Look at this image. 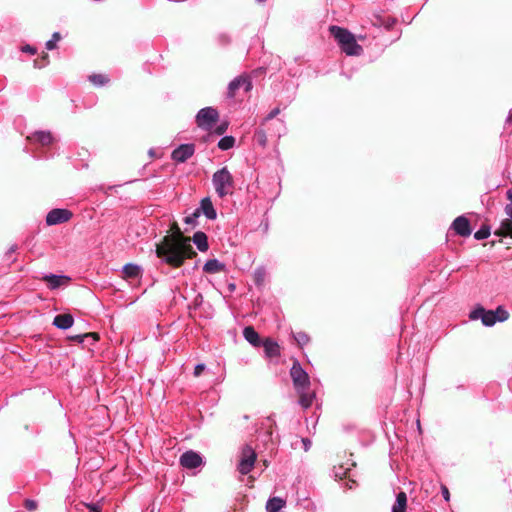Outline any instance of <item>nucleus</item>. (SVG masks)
<instances>
[{"label":"nucleus","mask_w":512,"mask_h":512,"mask_svg":"<svg viewBox=\"0 0 512 512\" xmlns=\"http://www.w3.org/2000/svg\"><path fill=\"white\" fill-rule=\"evenodd\" d=\"M61 40V35L59 32H54L50 40H48L45 44L47 50H53L57 47V42Z\"/></svg>","instance_id":"nucleus-32"},{"label":"nucleus","mask_w":512,"mask_h":512,"mask_svg":"<svg viewBox=\"0 0 512 512\" xmlns=\"http://www.w3.org/2000/svg\"><path fill=\"white\" fill-rule=\"evenodd\" d=\"M28 140L34 144L46 147L53 143L54 138L49 131H35L28 137Z\"/></svg>","instance_id":"nucleus-15"},{"label":"nucleus","mask_w":512,"mask_h":512,"mask_svg":"<svg viewBox=\"0 0 512 512\" xmlns=\"http://www.w3.org/2000/svg\"><path fill=\"white\" fill-rule=\"evenodd\" d=\"M407 495L401 491L396 495V501L392 506V512H406Z\"/></svg>","instance_id":"nucleus-25"},{"label":"nucleus","mask_w":512,"mask_h":512,"mask_svg":"<svg viewBox=\"0 0 512 512\" xmlns=\"http://www.w3.org/2000/svg\"><path fill=\"white\" fill-rule=\"evenodd\" d=\"M339 470H342V467L339 468ZM347 473V469L343 471L336 472V476H345Z\"/></svg>","instance_id":"nucleus-45"},{"label":"nucleus","mask_w":512,"mask_h":512,"mask_svg":"<svg viewBox=\"0 0 512 512\" xmlns=\"http://www.w3.org/2000/svg\"><path fill=\"white\" fill-rule=\"evenodd\" d=\"M299 395V404L304 408L307 409L312 406L313 401L316 397V394L314 391H311L309 389H303L302 392H297Z\"/></svg>","instance_id":"nucleus-22"},{"label":"nucleus","mask_w":512,"mask_h":512,"mask_svg":"<svg viewBox=\"0 0 512 512\" xmlns=\"http://www.w3.org/2000/svg\"><path fill=\"white\" fill-rule=\"evenodd\" d=\"M217 39H218L219 43L222 45L228 44L230 42V37L225 33L219 34Z\"/></svg>","instance_id":"nucleus-37"},{"label":"nucleus","mask_w":512,"mask_h":512,"mask_svg":"<svg viewBox=\"0 0 512 512\" xmlns=\"http://www.w3.org/2000/svg\"><path fill=\"white\" fill-rule=\"evenodd\" d=\"M197 209H200V214L203 213L209 220H214L217 217L216 210L209 197L203 198L200 202V206Z\"/></svg>","instance_id":"nucleus-17"},{"label":"nucleus","mask_w":512,"mask_h":512,"mask_svg":"<svg viewBox=\"0 0 512 512\" xmlns=\"http://www.w3.org/2000/svg\"><path fill=\"white\" fill-rule=\"evenodd\" d=\"M88 79L96 87H103L110 82V78L105 74H92Z\"/></svg>","instance_id":"nucleus-28"},{"label":"nucleus","mask_w":512,"mask_h":512,"mask_svg":"<svg viewBox=\"0 0 512 512\" xmlns=\"http://www.w3.org/2000/svg\"><path fill=\"white\" fill-rule=\"evenodd\" d=\"M506 123L507 124H512V108L510 109V111L508 113V116L506 118Z\"/></svg>","instance_id":"nucleus-44"},{"label":"nucleus","mask_w":512,"mask_h":512,"mask_svg":"<svg viewBox=\"0 0 512 512\" xmlns=\"http://www.w3.org/2000/svg\"><path fill=\"white\" fill-rule=\"evenodd\" d=\"M212 184L216 194L220 198H224L233 193L234 180L227 167H222L213 174Z\"/></svg>","instance_id":"nucleus-4"},{"label":"nucleus","mask_w":512,"mask_h":512,"mask_svg":"<svg viewBox=\"0 0 512 512\" xmlns=\"http://www.w3.org/2000/svg\"><path fill=\"white\" fill-rule=\"evenodd\" d=\"M330 34L337 41L340 49L348 56H360L363 48L356 41L354 34L348 29L336 25L329 27Z\"/></svg>","instance_id":"nucleus-2"},{"label":"nucleus","mask_w":512,"mask_h":512,"mask_svg":"<svg viewBox=\"0 0 512 512\" xmlns=\"http://www.w3.org/2000/svg\"><path fill=\"white\" fill-rule=\"evenodd\" d=\"M254 277H255V283L257 285H260L263 282L264 277H265V269L263 267H258L257 269H255Z\"/></svg>","instance_id":"nucleus-36"},{"label":"nucleus","mask_w":512,"mask_h":512,"mask_svg":"<svg viewBox=\"0 0 512 512\" xmlns=\"http://www.w3.org/2000/svg\"><path fill=\"white\" fill-rule=\"evenodd\" d=\"M37 507V503L34 500L27 499L25 500V508L28 510H34Z\"/></svg>","instance_id":"nucleus-38"},{"label":"nucleus","mask_w":512,"mask_h":512,"mask_svg":"<svg viewBox=\"0 0 512 512\" xmlns=\"http://www.w3.org/2000/svg\"><path fill=\"white\" fill-rule=\"evenodd\" d=\"M302 443H303L304 450L308 451L311 447V441L308 438H303Z\"/></svg>","instance_id":"nucleus-42"},{"label":"nucleus","mask_w":512,"mask_h":512,"mask_svg":"<svg viewBox=\"0 0 512 512\" xmlns=\"http://www.w3.org/2000/svg\"><path fill=\"white\" fill-rule=\"evenodd\" d=\"M286 505V501L281 497H271L266 503L267 512H279Z\"/></svg>","instance_id":"nucleus-24"},{"label":"nucleus","mask_w":512,"mask_h":512,"mask_svg":"<svg viewBox=\"0 0 512 512\" xmlns=\"http://www.w3.org/2000/svg\"><path fill=\"white\" fill-rule=\"evenodd\" d=\"M205 369V365L200 363L197 364L194 368V376L198 377L202 373V371Z\"/></svg>","instance_id":"nucleus-40"},{"label":"nucleus","mask_w":512,"mask_h":512,"mask_svg":"<svg viewBox=\"0 0 512 512\" xmlns=\"http://www.w3.org/2000/svg\"><path fill=\"white\" fill-rule=\"evenodd\" d=\"M265 126H260L255 130L254 139L259 146L265 148L267 145V130L264 128Z\"/></svg>","instance_id":"nucleus-27"},{"label":"nucleus","mask_w":512,"mask_h":512,"mask_svg":"<svg viewBox=\"0 0 512 512\" xmlns=\"http://www.w3.org/2000/svg\"><path fill=\"white\" fill-rule=\"evenodd\" d=\"M257 455L250 445H245L241 451V458L238 463V471L242 475H247L254 467Z\"/></svg>","instance_id":"nucleus-8"},{"label":"nucleus","mask_w":512,"mask_h":512,"mask_svg":"<svg viewBox=\"0 0 512 512\" xmlns=\"http://www.w3.org/2000/svg\"><path fill=\"white\" fill-rule=\"evenodd\" d=\"M225 270V264L220 262L218 259H210L206 261L203 266V271L208 274H215L223 272Z\"/></svg>","instance_id":"nucleus-23"},{"label":"nucleus","mask_w":512,"mask_h":512,"mask_svg":"<svg viewBox=\"0 0 512 512\" xmlns=\"http://www.w3.org/2000/svg\"><path fill=\"white\" fill-rule=\"evenodd\" d=\"M156 255L164 263L178 268L183 265L186 258L196 255L190 244V239L184 237L179 228L175 235H167L156 246Z\"/></svg>","instance_id":"nucleus-1"},{"label":"nucleus","mask_w":512,"mask_h":512,"mask_svg":"<svg viewBox=\"0 0 512 512\" xmlns=\"http://www.w3.org/2000/svg\"><path fill=\"white\" fill-rule=\"evenodd\" d=\"M281 112L279 107H275L272 109L262 120L261 125L266 126L271 120H273L276 116H278Z\"/></svg>","instance_id":"nucleus-33"},{"label":"nucleus","mask_w":512,"mask_h":512,"mask_svg":"<svg viewBox=\"0 0 512 512\" xmlns=\"http://www.w3.org/2000/svg\"><path fill=\"white\" fill-rule=\"evenodd\" d=\"M441 493H442V496L445 499V501L448 502L450 500V493L446 486H444V485L441 486Z\"/></svg>","instance_id":"nucleus-41"},{"label":"nucleus","mask_w":512,"mask_h":512,"mask_svg":"<svg viewBox=\"0 0 512 512\" xmlns=\"http://www.w3.org/2000/svg\"><path fill=\"white\" fill-rule=\"evenodd\" d=\"M85 338H92L93 341H97L98 340V336L95 333H87V334H84V335H75V336H71L70 337V339L78 341L79 343H82Z\"/></svg>","instance_id":"nucleus-35"},{"label":"nucleus","mask_w":512,"mask_h":512,"mask_svg":"<svg viewBox=\"0 0 512 512\" xmlns=\"http://www.w3.org/2000/svg\"><path fill=\"white\" fill-rule=\"evenodd\" d=\"M179 462L180 465L186 469H195L204 463L202 456L193 450L184 452L180 456Z\"/></svg>","instance_id":"nucleus-11"},{"label":"nucleus","mask_w":512,"mask_h":512,"mask_svg":"<svg viewBox=\"0 0 512 512\" xmlns=\"http://www.w3.org/2000/svg\"><path fill=\"white\" fill-rule=\"evenodd\" d=\"M262 346L264 348L265 357L273 359L280 356V346L276 341L266 338Z\"/></svg>","instance_id":"nucleus-16"},{"label":"nucleus","mask_w":512,"mask_h":512,"mask_svg":"<svg viewBox=\"0 0 512 512\" xmlns=\"http://www.w3.org/2000/svg\"><path fill=\"white\" fill-rule=\"evenodd\" d=\"M74 318L71 314H58L54 317L53 325L58 329L67 330L72 327Z\"/></svg>","instance_id":"nucleus-19"},{"label":"nucleus","mask_w":512,"mask_h":512,"mask_svg":"<svg viewBox=\"0 0 512 512\" xmlns=\"http://www.w3.org/2000/svg\"><path fill=\"white\" fill-rule=\"evenodd\" d=\"M235 145V138L233 136H224L218 142V148L222 151L229 150Z\"/></svg>","instance_id":"nucleus-29"},{"label":"nucleus","mask_w":512,"mask_h":512,"mask_svg":"<svg viewBox=\"0 0 512 512\" xmlns=\"http://www.w3.org/2000/svg\"><path fill=\"white\" fill-rule=\"evenodd\" d=\"M225 130H226V127H225V126H219V127L217 128V133H218V134H223V133L225 132Z\"/></svg>","instance_id":"nucleus-46"},{"label":"nucleus","mask_w":512,"mask_h":512,"mask_svg":"<svg viewBox=\"0 0 512 512\" xmlns=\"http://www.w3.org/2000/svg\"><path fill=\"white\" fill-rule=\"evenodd\" d=\"M243 337L248 343H250L254 347H259L263 343V341H261L260 339L258 332L252 326H247L243 329Z\"/></svg>","instance_id":"nucleus-20"},{"label":"nucleus","mask_w":512,"mask_h":512,"mask_svg":"<svg viewBox=\"0 0 512 512\" xmlns=\"http://www.w3.org/2000/svg\"><path fill=\"white\" fill-rule=\"evenodd\" d=\"M290 376L296 392H302L303 389H309L311 382L308 373L302 368L299 361L295 360L291 369Z\"/></svg>","instance_id":"nucleus-6"},{"label":"nucleus","mask_w":512,"mask_h":512,"mask_svg":"<svg viewBox=\"0 0 512 512\" xmlns=\"http://www.w3.org/2000/svg\"><path fill=\"white\" fill-rule=\"evenodd\" d=\"M21 50H22L23 52L29 53V54H31V55H34V54H36V52H37L36 48H35V47H33V46H30V45H25V46H23V47L21 48Z\"/></svg>","instance_id":"nucleus-39"},{"label":"nucleus","mask_w":512,"mask_h":512,"mask_svg":"<svg viewBox=\"0 0 512 512\" xmlns=\"http://www.w3.org/2000/svg\"><path fill=\"white\" fill-rule=\"evenodd\" d=\"M471 320L480 319L482 324L486 327H492L497 322H504L509 318V313L502 306H498L496 310H486L478 305L469 314Z\"/></svg>","instance_id":"nucleus-3"},{"label":"nucleus","mask_w":512,"mask_h":512,"mask_svg":"<svg viewBox=\"0 0 512 512\" xmlns=\"http://www.w3.org/2000/svg\"><path fill=\"white\" fill-rule=\"evenodd\" d=\"M35 67L41 68L42 66H38L37 61H34Z\"/></svg>","instance_id":"nucleus-48"},{"label":"nucleus","mask_w":512,"mask_h":512,"mask_svg":"<svg viewBox=\"0 0 512 512\" xmlns=\"http://www.w3.org/2000/svg\"><path fill=\"white\" fill-rule=\"evenodd\" d=\"M455 233L462 237H468L471 234L470 222L465 216H458L452 223Z\"/></svg>","instance_id":"nucleus-13"},{"label":"nucleus","mask_w":512,"mask_h":512,"mask_svg":"<svg viewBox=\"0 0 512 512\" xmlns=\"http://www.w3.org/2000/svg\"><path fill=\"white\" fill-rule=\"evenodd\" d=\"M218 120L217 109L210 106L200 109L195 116L196 125L204 131L211 130Z\"/></svg>","instance_id":"nucleus-5"},{"label":"nucleus","mask_w":512,"mask_h":512,"mask_svg":"<svg viewBox=\"0 0 512 512\" xmlns=\"http://www.w3.org/2000/svg\"><path fill=\"white\" fill-rule=\"evenodd\" d=\"M72 216L73 213L68 209L55 208L47 213L46 224L48 226L62 224L68 222Z\"/></svg>","instance_id":"nucleus-9"},{"label":"nucleus","mask_w":512,"mask_h":512,"mask_svg":"<svg viewBox=\"0 0 512 512\" xmlns=\"http://www.w3.org/2000/svg\"><path fill=\"white\" fill-rule=\"evenodd\" d=\"M507 198L510 201L505 207V212L508 216L507 219L501 222V225L496 234L504 237H512V191H507Z\"/></svg>","instance_id":"nucleus-10"},{"label":"nucleus","mask_w":512,"mask_h":512,"mask_svg":"<svg viewBox=\"0 0 512 512\" xmlns=\"http://www.w3.org/2000/svg\"><path fill=\"white\" fill-rule=\"evenodd\" d=\"M87 507L90 509V512H101L94 504H87Z\"/></svg>","instance_id":"nucleus-43"},{"label":"nucleus","mask_w":512,"mask_h":512,"mask_svg":"<svg viewBox=\"0 0 512 512\" xmlns=\"http://www.w3.org/2000/svg\"><path fill=\"white\" fill-rule=\"evenodd\" d=\"M293 338L301 347L308 344V342L310 341V337L308 336V334L302 331L293 333Z\"/></svg>","instance_id":"nucleus-30"},{"label":"nucleus","mask_w":512,"mask_h":512,"mask_svg":"<svg viewBox=\"0 0 512 512\" xmlns=\"http://www.w3.org/2000/svg\"><path fill=\"white\" fill-rule=\"evenodd\" d=\"M199 216L200 209H195V211L191 215L185 217L184 222L188 225H196L197 218H199Z\"/></svg>","instance_id":"nucleus-34"},{"label":"nucleus","mask_w":512,"mask_h":512,"mask_svg":"<svg viewBox=\"0 0 512 512\" xmlns=\"http://www.w3.org/2000/svg\"><path fill=\"white\" fill-rule=\"evenodd\" d=\"M273 417H274V415H270V416H268L267 420L272 422L273 424H275V421H274Z\"/></svg>","instance_id":"nucleus-47"},{"label":"nucleus","mask_w":512,"mask_h":512,"mask_svg":"<svg viewBox=\"0 0 512 512\" xmlns=\"http://www.w3.org/2000/svg\"><path fill=\"white\" fill-rule=\"evenodd\" d=\"M122 271L125 277L128 278H137L141 275V267L133 263L124 265Z\"/></svg>","instance_id":"nucleus-26"},{"label":"nucleus","mask_w":512,"mask_h":512,"mask_svg":"<svg viewBox=\"0 0 512 512\" xmlns=\"http://www.w3.org/2000/svg\"><path fill=\"white\" fill-rule=\"evenodd\" d=\"M42 279L46 283L47 287L51 290L58 289L70 281V277L66 275L55 274L44 275Z\"/></svg>","instance_id":"nucleus-14"},{"label":"nucleus","mask_w":512,"mask_h":512,"mask_svg":"<svg viewBox=\"0 0 512 512\" xmlns=\"http://www.w3.org/2000/svg\"><path fill=\"white\" fill-rule=\"evenodd\" d=\"M195 152L194 144H181L177 148L172 151L171 158L175 162L184 163L190 157L193 156Z\"/></svg>","instance_id":"nucleus-12"},{"label":"nucleus","mask_w":512,"mask_h":512,"mask_svg":"<svg viewBox=\"0 0 512 512\" xmlns=\"http://www.w3.org/2000/svg\"><path fill=\"white\" fill-rule=\"evenodd\" d=\"M286 124L282 119H277L274 122L270 123L267 131L269 132L271 137L280 138L286 133Z\"/></svg>","instance_id":"nucleus-18"},{"label":"nucleus","mask_w":512,"mask_h":512,"mask_svg":"<svg viewBox=\"0 0 512 512\" xmlns=\"http://www.w3.org/2000/svg\"><path fill=\"white\" fill-rule=\"evenodd\" d=\"M252 88L253 84L250 76L242 74L235 77L232 81H230L227 87L226 96L229 99H233L235 98L240 89H243L244 92L248 93L252 90Z\"/></svg>","instance_id":"nucleus-7"},{"label":"nucleus","mask_w":512,"mask_h":512,"mask_svg":"<svg viewBox=\"0 0 512 512\" xmlns=\"http://www.w3.org/2000/svg\"><path fill=\"white\" fill-rule=\"evenodd\" d=\"M192 241L200 252H206L209 249L208 237L202 231L195 232Z\"/></svg>","instance_id":"nucleus-21"},{"label":"nucleus","mask_w":512,"mask_h":512,"mask_svg":"<svg viewBox=\"0 0 512 512\" xmlns=\"http://www.w3.org/2000/svg\"><path fill=\"white\" fill-rule=\"evenodd\" d=\"M266 0H256L258 3H264Z\"/></svg>","instance_id":"nucleus-49"},{"label":"nucleus","mask_w":512,"mask_h":512,"mask_svg":"<svg viewBox=\"0 0 512 512\" xmlns=\"http://www.w3.org/2000/svg\"><path fill=\"white\" fill-rule=\"evenodd\" d=\"M490 233H491L490 227L483 225L479 230H477L474 233V238L476 240H484L490 236Z\"/></svg>","instance_id":"nucleus-31"}]
</instances>
